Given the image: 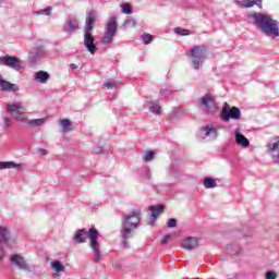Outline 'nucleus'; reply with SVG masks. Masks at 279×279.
Listing matches in <instances>:
<instances>
[{"instance_id":"nucleus-13","label":"nucleus","mask_w":279,"mask_h":279,"mask_svg":"<svg viewBox=\"0 0 279 279\" xmlns=\"http://www.w3.org/2000/svg\"><path fill=\"white\" fill-rule=\"evenodd\" d=\"M80 29V22L73 16H68L65 25L63 26V32L66 34H75Z\"/></svg>"},{"instance_id":"nucleus-18","label":"nucleus","mask_w":279,"mask_h":279,"mask_svg":"<svg viewBox=\"0 0 279 279\" xmlns=\"http://www.w3.org/2000/svg\"><path fill=\"white\" fill-rule=\"evenodd\" d=\"M95 11H89L86 16L84 33H92L93 28L95 27Z\"/></svg>"},{"instance_id":"nucleus-35","label":"nucleus","mask_w":279,"mask_h":279,"mask_svg":"<svg viewBox=\"0 0 279 279\" xmlns=\"http://www.w3.org/2000/svg\"><path fill=\"white\" fill-rule=\"evenodd\" d=\"M17 90H19V85L9 82L5 93H17Z\"/></svg>"},{"instance_id":"nucleus-26","label":"nucleus","mask_w":279,"mask_h":279,"mask_svg":"<svg viewBox=\"0 0 279 279\" xmlns=\"http://www.w3.org/2000/svg\"><path fill=\"white\" fill-rule=\"evenodd\" d=\"M21 168V165L14 162V161H0V170L1 169H14V168Z\"/></svg>"},{"instance_id":"nucleus-40","label":"nucleus","mask_w":279,"mask_h":279,"mask_svg":"<svg viewBox=\"0 0 279 279\" xmlns=\"http://www.w3.org/2000/svg\"><path fill=\"white\" fill-rule=\"evenodd\" d=\"M162 97H169L171 95V90L163 88L160 90Z\"/></svg>"},{"instance_id":"nucleus-3","label":"nucleus","mask_w":279,"mask_h":279,"mask_svg":"<svg viewBox=\"0 0 279 279\" xmlns=\"http://www.w3.org/2000/svg\"><path fill=\"white\" fill-rule=\"evenodd\" d=\"M138 223H141V209H135L122 221V239H132V230H136Z\"/></svg>"},{"instance_id":"nucleus-4","label":"nucleus","mask_w":279,"mask_h":279,"mask_svg":"<svg viewBox=\"0 0 279 279\" xmlns=\"http://www.w3.org/2000/svg\"><path fill=\"white\" fill-rule=\"evenodd\" d=\"M207 51L205 46H194L190 49L189 54L192 58L191 65L194 71H199L204 66Z\"/></svg>"},{"instance_id":"nucleus-39","label":"nucleus","mask_w":279,"mask_h":279,"mask_svg":"<svg viewBox=\"0 0 279 279\" xmlns=\"http://www.w3.org/2000/svg\"><path fill=\"white\" fill-rule=\"evenodd\" d=\"M276 272L274 270H269L266 272V279H276Z\"/></svg>"},{"instance_id":"nucleus-41","label":"nucleus","mask_w":279,"mask_h":279,"mask_svg":"<svg viewBox=\"0 0 279 279\" xmlns=\"http://www.w3.org/2000/svg\"><path fill=\"white\" fill-rule=\"evenodd\" d=\"M3 121L5 128H12V120H10V118H4Z\"/></svg>"},{"instance_id":"nucleus-7","label":"nucleus","mask_w":279,"mask_h":279,"mask_svg":"<svg viewBox=\"0 0 279 279\" xmlns=\"http://www.w3.org/2000/svg\"><path fill=\"white\" fill-rule=\"evenodd\" d=\"M220 117L225 123H228L230 119L233 121H239L241 119V109L239 107H232L230 108V105L228 102H225Z\"/></svg>"},{"instance_id":"nucleus-44","label":"nucleus","mask_w":279,"mask_h":279,"mask_svg":"<svg viewBox=\"0 0 279 279\" xmlns=\"http://www.w3.org/2000/svg\"><path fill=\"white\" fill-rule=\"evenodd\" d=\"M37 151H38V154H40V156H47V154H48L47 149H45V148H38Z\"/></svg>"},{"instance_id":"nucleus-1","label":"nucleus","mask_w":279,"mask_h":279,"mask_svg":"<svg viewBox=\"0 0 279 279\" xmlns=\"http://www.w3.org/2000/svg\"><path fill=\"white\" fill-rule=\"evenodd\" d=\"M248 19L252 20L253 25L268 38H278L279 22L271 19V15L258 12L248 13Z\"/></svg>"},{"instance_id":"nucleus-22","label":"nucleus","mask_w":279,"mask_h":279,"mask_svg":"<svg viewBox=\"0 0 279 279\" xmlns=\"http://www.w3.org/2000/svg\"><path fill=\"white\" fill-rule=\"evenodd\" d=\"M26 123L28 125H32L33 128H40L41 125H45L47 123L46 118H40V119H33V120H26Z\"/></svg>"},{"instance_id":"nucleus-6","label":"nucleus","mask_w":279,"mask_h":279,"mask_svg":"<svg viewBox=\"0 0 279 279\" xmlns=\"http://www.w3.org/2000/svg\"><path fill=\"white\" fill-rule=\"evenodd\" d=\"M7 112L12 114L15 121H19L20 123H27V118L21 117L25 112V106L23 102L20 101L7 105Z\"/></svg>"},{"instance_id":"nucleus-21","label":"nucleus","mask_w":279,"mask_h":279,"mask_svg":"<svg viewBox=\"0 0 279 279\" xmlns=\"http://www.w3.org/2000/svg\"><path fill=\"white\" fill-rule=\"evenodd\" d=\"M227 252L230 254V256H239L241 254L242 250L239 244H230L227 246Z\"/></svg>"},{"instance_id":"nucleus-29","label":"nucleus","mask_w":279,"mask_h":279,"mask_svg":"<svg viewBox=\"0 0 279 279\" xmlns=\"http://www.w3.org/2000/svg\"><path fill=\"white\" fill-rule=\"evenodd\" d=\"M204 186L205 189H217V181H215L213 178H205Z\"/></svg>"},{"instance_id":"nucleus-31","label":"nucleus","mask_w":279,"mask_h":279,"mask_svg":"<svg viewBox=\"0 0 279 279\" xmlns=\"http://www.w3.org/2000/svg\"><path fill=\"white\" fill-rule=\"evenodd\" d=\"M154 156H156V153L154 150H148L144 154L143 160L145 162H151V160H154Z\"/></svg>"},{"instance_id":"nucleus-12","label":"nucleus","mask_w":279,"mask_h":279,"mask_svg":"<svg viewBox=\"0 0 279 279\" xmlns=\"http://www.w3.org/2000/svg\"><path fill=\"white\" fill-rule=\"evenodd\" d=\"M83 45L87 48V51H89L92 56L97 53V46L95 45V37L93 36V33H84Z\"/></svg>"},{"instance_id":"nucleus-34","label":"nucleus","mask_w":279,"mask_h":279,"mask_svg":"<svg viewBox=\"0 0 279 279\" xmlns=\"http://www.w3.org/2000/svg\"><path fill=\"white\" fill-rule=\"evenodd\" d=\"M122 14H132V5L130 3H122Z\"/></svg>"},{"instance_id":"nucleus-28","label":"nucleus","mask_w":279,"mask_h":279,"mask_svg":"<svg viewBox=\"0 0 279 279\" xmlns=\"http://www.w3.org/2000/svg\"><path fill=\"white\" fill-rule=\"evenodd\" d=\"M51 10H53L51 7H47L46 9H41L39 11H34L33 15L34 16H38V15L51 16Z\"/></svg>"},{"instance_id":"nucleus-38","label":"nucleus","mask_w":279,"mask_h":279,"mask_svg":"<svg viewBox=\"0 0 279 279\" xmlns=\"http://www.w3.org/2000/svg\"><path fill=\"white\" fill-rule=\"evenodd\" d=\"M105 88H108V90H112L117 86L116 82H105L104 83Z\"/></svg>"},{"instance_id":"nucleus-36","label":"nucleus","mask_w":279,"mask_h":279,"mask_svg":"<svg viewBox=\"0 0 279 279\" xmlns=\"http://www.w3.org/2000/svg\"><path fill=\"white\" fill-rule=\"evenodd\" d=\"M10 82L3 80V76L0 74V90H3L4 93L8 90V84Z\"/></svg>"},{"instance_id":"nucleus-16","label":"nucleus","mask_w":279,"mask_h":279,"mask_svg":"<svg viewBox=\"0 0 279 279\" xmlns=\"http://www.w3.org/2000/svg\"><path fill=\"white\" fill-rule=\"evenodd\" d=\"M148 210H150V221L148 222V225L154 226V223H156V219H158L160 214L165 213V206L163 205L149 206Z\"/></svg>"},{"instance_id":"nucleus-48","label":"nucleus","mask_w":279,"mask_h":279,"mask_svg":"<svg viewBox=\"0 0 279 279\" xmlns=\"http://www.w3.org/2000/svg\"><path fill=\"white\" fill-rule=\"evenodd\" d=\"M146 178H149V171H148V172H146Z\"/></svg>"},{"instance_id":"nucleus-32","label":"nucleus","mask_w":279,"mask_h":279,"mask_svg":"<svg viewBox=\"0 0 279 279\" xmlns=\"http://www.w3.org/2000/svg\"><path fill=\"white\" fill-rule=\"evenodd\" d=\"M174 34H178L179 36H191V31L181 27H175Z\"/></svg>"},{"instance_id":"nucleus-43","label":"nucleus","mask_w":279,"mask_h":279,"mask_svg":"<svg viewBox=\"0 0 279 279\" xmlns=\"http://www.w3.org/2000/svg\"><path fill=\"white\" fill-rule=\"evenodd\" d=\"M122 246L124 247V250L130 248V242H128V239H124V238H123Z\"/></svg>"},{"instance_id":"nucleus-8","label":"nucleus","mask_w":279,"mask_h":279,"mask_svg":"<svg viewBox=\"0 0 279 279\" xmlns=\"http://www.w3.org/2000/svg\"><path fill=\"white\" fill-rule=\"evenodd\" d=\"M12 242V232L7 227L0 226V263L3 260V256H5V247H12L10 244Z\"/></svg>"},{"instance_id":"nucleus-2","label":"nucleus","mask_w":279,"mask_h":279,"mask_svg":"<svg viewBox=\"0 0 279 279\" xmlns=\"http://www.w3.org/2000/svg\"><path fill=\"white\" fill-rule=\"evenodd\" d=\"M87 239H89V247L94 252V260L95 263H99L101 260V250L99 246V231L95 228L80 229L74 233L73 241L81 245L82 243H86Z\"/></svg>"},{"instance_id":"nucleus-30","label":"nucleus","mask_w":279,"mask_h":279,"mask_svg":"<svg viewBox=\"0 0 279 279\" xmlns=\"http://www.w3.org/2000/svg\"><path fill=\"white\" fill-rule=\"evenodd\" d=\"M130 27H136V20L131 17L124 21L122 29H129Z\"/></svg>"},{"instance_id":"nucleus-24","label":"nucleus","mask_w":279,"mask_h":279,"mask_svg":"<svg viewBox=\"0 0 279 279\" xmlns=\"http://www.w3.org/2000/svg\"><path fill=\"white\" fill-rule=\"evenodd\" d=\"M236 4L239 5V8H254V5H258L256 0H244V2L238 0Z\"/></svg>"},{"instance_id":"nucleus-45","label":"nucleus","mask_w":279,"mask_h":279,"mask_svg":"<svg viewBox=\"0 0 279 279\" xmlns=\"http://www.w3.org/2000/svg\"><path fill=\"white\" fill-rule=\"evenodd\" d=\"M70 69H72V71L77 70V64L75 63L70 64Z\"/></svg>"},{"instance_id":"nucleus-27","label":"nucleus","mask_w":279,"mask_h":279,"mask_svg":"<svg viewBox=\"0 0 279 279\" xmlns=\"http://www.w3.org/2000/svg\"><path fill=\"white\" fill-rule=\"evenodd\" d=\"M148 108L149 111L153 112V114H160V112H162V108H160V106H158L154 101H148Z\"/></svg>"},{"instance_id":"nucleus-20","label":"nucleus","mask_w":279,"mask_h":279,"mask_svg":"<svg viewBox=\"0 0 279 279\" xmlns=\"http://www.w3.org/2000/svg\"><path fill=\"white\" fill-rule=\"evenodd\" d=\"M49 73L45 71H38L35 73V80L39 82V84H47L49 82Z\"/></svg>"},{"instance_id":"nucleus-17","label":"nucleus","mask_w":279,"mask_h":279,"mask_svg":"<svg viewBox=\"0 0 279 279\" xmlns=\"http://www.w3.org/2000/svg\"><path fill=\"white\" fill-rule=\"evenodd\" d=\"M234 135L235 143L239 145V147H242L243 149H247V147H250V140H247V137H245V135H243L239 129L235 130Z\"/></svg>"},{"instance_id":"nucleus-11","label":"nucleus","mask_w":279,"mask_h":279,"mask_svg":"<svg viewBox=\"0 0 279 279\" xmlns=\"http://www.w3.org/2000/svg\"><path fill=\"white\" fill-rule=\"evenodd\" d=\"M12 267H15L20 271H32L27 259L24 258L21 254H13L10 256Z\"/></svg>"},{"instance_id":"nucleus-25","label":"nucleus","mask_w":279,"mask_h":279,"mask_svg":"<svg viewBox=\"0 0 279 279\" xmlns=\"http://www.w3.org/2000/svg\"><path fill=\"white\" fill-rule=\"evenodd\" d=\"M60 125L63 128V132H71L73 130V122L69 119L60 120Z\"/></svg>"},{"instance_id":"nucleus-33","label":"nucleus","mask_w":279,"mask_h":279,"mask_svg":"<svg viewBox=\"0 0 279 279\" xmlns=\"http://www.w3.org/2000/svg\"><path fill=\"white\" fill-rule=\"evenodd\" d=\"M141 39L143 40L144 45H149L151 40H154V36L149 33H145L141 36Z\"/></svg>"},{"instance_id":"nucleus-37","label":"nucleus","mask_w":279,"mask_h":279,"mask_svg":"<svg viewBox=\"0 0 279 279\" xmlns=\"http://www.w3.org/2000/svg\"><path fill=\"white\" fill-rule=\"evenodd\" d=\"M167 226L168 228H175L178 226V220L175 218H170L167 221Z\"/></svg>"},{"instance_id":"nucleus-23","label":"nucleus","mask_w":279,"mask_h":279,"mask_svg":"<svg viewBox=\"0 0 279 279\" xmlns=\"http://www.w3.org/2000/svg\"><path fill=\"white\" fill-rule=\"evenodd\" d=\"M50 265L56 274H62V271H64V265H62L60 260H52L50 262Z\"/></svg>"},{"instance_id":"nucleus-14","label":"nucleus","mask_w":279,"mask_h":279,"mask_svg":"<svg viewBox=\"0 0 279 279\" xmlns=\"http://www.w3.org/2000/svg\"><path fill=\"white\" fill-rule=\"evenodd\" d=\"M219 130H220L219 126L208 124L207 126L203 128L201 132L204 134V136H207L208 138H210V141H215V138L219 136Z\"/></svg>"},{"instance_id":"nucleus-15","label":"nucleus","mask_w":279,"mask_h":279,"mask_svg":"<svg viewBox=\"0 0 279 279\" xmlns=\"http://www.w3.org/2000/svg\"><path fill=\"white\" fill-rule=\"evenodd\" d=\"M43 56H45V48H43V46L33 48L28 54V60L31 64H36Z\"/></svg>"},{"instance_id":"nucleus-9","label":"nucleus","mask_w":279,"mask_h":279,"mask_svg":"<svg viewBox=\"0 0 279 279\" xmlns=\"http://www.w3.org/2000/svg\"><path fill=\"white\" fill-rule=\"evenodd\" d=\"M199 106L207 112L208 114H215L217 112V102L215 101V97L210 94H206L198 100Z\"/></svg>"},{"instance_id":"nucleus-46","label":"nucleus","mask_w":279,"mask_h":279,"mask_svg":"<svg viewBox=\"0 0 279 279\" xmlns=\"http://www.w3.org/2000/svg\"><path fill=\"white\" fill-rule=\"evenodd\" d=\"M256 3H258L257 5H260V3H263V0H255Z\"/></svg>"},{"instance_id":"nucleus-42","label":"nucleus","mask_w":279,"mask_h":279,"mask_svg":"<svg viewBox=\"0 0 279 279\" xmlns=\"http://www.w3.org/2000/svg\"><path fill=\"white\" fill-rule=\"evenodd\" d=\"M169 239H171V235H165L161 240V245H167L169 243Z\"/></svg>"},{"instance_id":"nucleus-5","label":"nucleus","mask_w":279,"mask_h":279,"mask_svg":"<svg viewBox=\"0 0 279 279\" xmlns=\"http://www.w3.org/2000/svg\"><path fill=\"white\" fill-rule=\"evenodd\" d=\"M117 15H112L106 24L101 45H112V40H114V37L117 36Z\"/></svg>"},{"instance_id":"nucleus-19","label":"nucleus","mask_w":279,"mask_h":279,"mask_svg":"<svg viewBox=\"0 0 279 279\" xmlns=\"http://www.w3.org/2000/svg\"><path fill=\"white\" fill-rule=\"evenodd\" d=\"M198 245V240L195 236H189L182 242L184 250H195Z\"/></svg>"},{"instance_id":"nucleus-47","label":"nucleus","mask_w":279,"mask_h":279,"mask_svg":"<svg viewBox=\"0 0 279 279\" xmlns=\"http://www.w3.org/2000/svg\"><path fill=\"white\" fill-rule=\"evenodd\" d=\"M100 151H104V148H102V147H100V148H99V151H96V154H99Z\"/></svg>"},{"instance_id":"nucleus-10","label":"nucleus","mask_w":279,"mask_h":279,"mask_svg":"<svg viewBox=\"0 0 279 279\" xmlns=\"http://www.w3.org/2000/svg\"><path fill=\"white\" fill-rule=\"evenodd\" d=\"M0 64L13 69V71H21L23 69V61L14 56L0 57Z\"/></svg>"}]
</instances>
